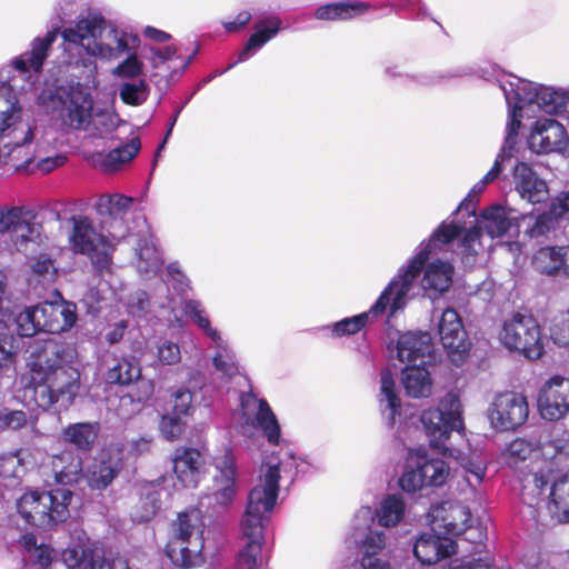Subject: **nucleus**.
<instances>
[{"mask_svg":"<svg viewBox=\"0 0 569 569\" xmlns=\"http://www.w3.org/2000/svg\"><path fill=\"white\" fill-rule=\"evenodd\" d=\"M569 455V440L516 438L507 449L508 463L521 472V498L530 507L546 508L557 522H569V472L560 466Z\"/></svg>","mask_w":569,"mask_h":569,"instance_id":"1","label":"nucleus"},{"mask_svg":"<svg viewBox=\"0 0 569 569\" xmlns=\"http://www.w3.org/2000/svg\"><path fill=\"white\" fill-rule=\"evenodd\" d=\"M463 229L465 227L453 222L443 221L428 240L419 244L416 254L408 263L399 269L398 274L372 305V312L382 315L389 309L392 316L402 310L413 282L421 272L420 283L425 291L437 295L447 291L452 284L455 269L451 262L439 259L437 256L447 251Z\"/></svg>","mask_w":569,"mask_h":569,"instance_id":"2","label":"nucleus"},{"mask_svg":"<svg viewBox=\"0 0 569 569\" xmlns=\"http://www.w3.org/2000/svg\"><path fill=\"white\" fill-rule=\"evenodd\" d=\"M61 37L67 52L83 51L88 56L70 63L84 67L93 82L98 66L92 58L111 62L127 56L111 71L112 76L121 79L137 78L143 71V63L137 53L139 38L101 14H89L78 20L73 26L64 28Z\"/></svg>","mask_w":569,"mask_h":569,"instance_id":"3","label":"nucleus"},{"mask_svg":"<svg viewBox=\"0 0 569 569\" xmlns=\"http://www.w3.org/2000/svg\"><path fill=\"white\" fill-rule=\"evenodd\" d=\"M295 476L296 463L291 453L264 456L240 521L241 545L236 569L261 568L264 526L276 506L280 483L292 482Z\"/></svg>","mask_w":569,"mask_h":569,"instance_id":"4","label":"nucleus"},{"mask_svg":"<svg viewBox=\"0 0 569 569\" xmlns=\"http://www.w3.org/2000/svg\"><path fill=\"white\" fill-rule=\"evenodd\" d=\"M22 112L17 97L0 111V164L19 168L37 161L46 173L64 164L63 154H50L63 143L60 130L51 123L22 121Z\"/></svg>","mask_w":569,"mask_h":569,"instance_id":"5","label":"nucleus"},{"mask_svg":"<svg viewBox=\"0 0 569 569\" xmlns=\"http://www.w3.org/2000/svg\"><path fill=\"white\" fill-rule=\"evenodd\" d=\"M28 353V389L32 391L36 405L42 409L53 405L69 408L80 389V373L73 367L76 350L48 339L33 341Z\"/></svg>","mask_w":569,"mask_h":569,"instance_id":"6","label":"nucleus"},{"mask_svg":"<svg viewBox=\"0 0 569 569\" xmlns=\"http://www.w3.org/2000/svg\"><path fill=\"white\" fill-rule=\"evenodd\" d=\"M72 228L68 241L72 252L87 256L93 269L108 283L114 295L123 288V282L117 276V268L112 254L117 242L126 237L124 231H117L113 226L109 229V237L97 231L87 217H72Z\"/></svg>","mask_w":569,"mask_h":569,"instance_id":"7","label":"nucleus"},{"mask_svg":"<svg viewBox=\"0 0 569 569\" xmlns=\"http://www.w3.org/2000/svg\"><path fill=\"white\" fill-rule=\"evenodd\" d=\"M508 106V122L516 120L517 133L521 127L522 110L536 104L546 113H561L569 102L568 91L562 88L547 87L510 74L497 79Z\"/></svg>","mask_w":569,"mask_h":569,"instance_id":"8","label":"nucleus"},{"mask_svg":"<svg viewBox=\"0 0 569 569\" xmlns=\"http://www.w3.org/2000/svg\"><path fill=\"white\" fill-rule=\"evenodd\" d=\"M471 218V227L469 229L467 228V222L461 224L452 221L458 226L465 227L460 233V236L462 234V238L459 242V253L461 254L462 262L467 267H471L476 262V257L481 248V230H485L492 239L511 234L512 229H517V232L519 233L516 211L501 204H493L486 209L480 217L475 216Z\"/></svg>","mask_w":569,"mask_h":569,"instance_id":"9","label":"nucleus"},{"mask_svg":"<svg viewBox=\"0 0 569 569\" xmlns=\"http://www.w3.org/2000/svg\"><path fill=\"white\" fill-rule=\"evenodd\" d=\"M77 321V307L63 299L44 301L13 312L11 328L21 337H32L39 331L60 333L71 329Z\"/></svg>","mask_w":569,"mask_h":569,"instance_id":"10","label":"nucleus"},{"mask_svg":"<svg viewBox=\"0 0 569 569\" xmlns=\"http://www.w3.org/2000/svg\"><path fill=\"white\" fill-rule=\"evenodd\" d=\"M203 517L200 510L180 512L172 523L171 538L166 552L181 568H193L203 563Z\"/></svg>","mask_w":569,"mask_h":569,"instance_id":"11","label":"nucleus"},{"mask_svg":"<svg viewBox=\"0 0 569 569\" xmlns=\"http://www.w3.org/2000/svg\"><path fill=\"white\" fill-rule=\"evenodd\" d=\"M72 496L64 487L50 491L30 490L18 499L17 510L27 525L50 528L69 518Z\"/></svg>","mask_w":569,"mask_h":569,"instance_id":"12","label":"nucleus"},{"mask_svg":"<svg viewBox=\"0 0 569 569\" xmlns=\"http://www.w3.org/2000/svg\"><path fill=\"white\" fill-rule=\"evenodd\" d=\"M450 476L449 465L441 458L429 456L423 449L409 450L399 487L408 493L423 488L441 487Z\"/></svg>","mask_w":569,"mask_h":569,"instance_id":"13","label":"nucleus"},{"mask_svg":"<svg viewBox=\"0 0 569 569\" xmlns=\"http://www.w3.org/2000/svg\"><path fill=\"white\" fill-rule=\"evenodd\" d=\"M462 413L461 401L452 392L443 396L437 407L429 408L421 413L420 419L432 448L443 450L445 442L453 431H463Z\"/></svg>","mask_w":569,"mask_h":569,"instance_id":"14","label":"nucleus"},{"mask_svg":"<svg viewBox=\"0 0 569 569\" xmlns=\"http://www.w3.org/2000/svg\"><path fill=\"white\" fill-rule=\"evenodd\" d=\"M240 411L243 423L249 427L259 428L262 435L271 446L280 447L279 451H266L262 455V460L267 455H283L291 453L297 465L296 456L288 449H284V439L281 437V427L279 421L270 408L269 403L261 398H258L252 392H242L240 395Z\"/></svg>","mask_w":569,"mask_h":569,"instance_id":"15","label":"nucleus"},{"mask_svg":"<svg viewBox=\"0 0 569 569\" xmlns=\"http://www.w3.org/2000/svg\"><path fill=\"white\" fill-rule=\"evenodd\" d=\"M499 339L506 348L529 359H539L545 351L540 326L531 316L516 313L505 320Z\"/></svg>","mask_w":569,"mask_h":569,"instance_id":"16","label":"nucleus"},{"mask_svg":"<svg viewBox=\"0 0 569 569\" xmlns=\"http://www.w3.org/2000/svg\"><path fill=\"white\" fill-rule=\"evenodd\" d=\"M61 104L59 116L61 123L70 130L90 129L94 110V98L90 88L77 82L62 88L58 93Z\"/></svg>","mask_w":569,"mask_h":569,"instance_id":"17","label":"nucleus"},{"mask_svg":"<svg viewBox=\"0 0 569 569\" xmlns=\"http://www.w3.org/2000/svg\"><path fill=\"white\" fill-rule=\"evenodd\" d=\"M216 473L212 485L201 497L200 505L213 510H227L236 499L238 492L237 469L234 457L227 450L222 457L214 461Z\"/></svg>","mask_w":569,"mask_h":569,"instance_id":"18","label":"nucleus"},{"mask_svg":"<svg viewBox=\"0 0 569 569\" xmlns=\"http://www.w3.org/2000/svg\"><path fill=\"white\" fill-rule=\"evenodd\" d=\"M529 416L527 398L513 391L495 396L487 410V417L496 431H510L522 426Z\"/></svg>","mask_w":569,"mask_h":569,"instance_id":"19","label":"nucleus"},{"mask_svg":"<svg viewBox=\"0 0 569 569\" xmlns=\"http://www.w3.org/2000/svg\"><path fill=\"white\" fill-rule=\"evenodd\" d=\"M57 39V30L47 32L43 37L33 39L30 50L19 54L11 60V67L19 72L20 77L27 82L21 90L29 91L39 81L48 51Z\"/></svg>","mask_w":569,"mask_h":569,"instance_id":"20","label":"nucleus"},{"mask_svg":"<svg viewBox=\"0 0 569 569\" xmlns=\"http://www.w3.org/2000/svg\"><path fill=\"white\" fill-rule=\"evenodd\" d=\"M538 411L543 420L559 421L569 416V378L553 376L539 389Z\"/></svg>","mask_w":569,"mask_h":569,"instance_id":"21","label":"nucleus"},{"mask_svg":"<svg viewBox=\"0 0 569 569\" xmlns=\"http://www.w3.org/2000/svg\"><path fill=\"white\" fill-rule=\"evenodd\" d=\"M437 327L450 361L455 366H460L469 352L470 343L459 313L452 308H447L439 317Z\"/></svg>","mask_w":569,"mask_h":569,"instance_id":"22","label":"nucleus"},{"mask_svg":"<svg viewBox=\"0 0 569 569\" xmlns=\"http://www.w3.org/2000/svg\"><path fill=\"white\" fill-rule=\"evenodd\" d=\"M528 146L536 153H563L569 147V137L559 121L540 118L530 130Z\"/></svg>","mask_w":569,"mask_h":569,"instance_id":"23","label":"nucleus"},{"mask_svg":"<svg viewBox=\"0 0 569 569\" xmlns=\"http://www.w3.org/2000/svg\"><path fill=\"white\" fill-rule=\"evenodd\" d=\"M431 530L446 537L460 536L471 518L469 508L458 501H445L431 511Z\"/></svg>","mask_w":569,"mask_h":569,"instance_id":"24","label":"nucleus"},{"mask_svg":"<svg viewBox=\"0 0 569 569\" xmlns=\"http://www.w3.org/2000/svg\"><path fill=\"white\" fill-rule=\"evenodd\" d=\"M456 552V542L449 537H442L439 531L425 532L413 543L416 559L426 566L436 565Z\"/></svg>","mask_w":569,"mask_h":569,"instance_id":"25","label":"nucleus"},{"mask_svg":"<svg viewBox=\"0 0 569 569\" xmlns=\"http://www.w3.org/2000/svg\"><path fill=\"white\" fill-rule=\"evenodd\" d=\"M397 356L408 365H431L433 360V343L428 332H406L397 343Z\"/></svg>","mask_w":569,"mask_h":569,"instance_id":"26","label":"nucleus"},{"mask_svg":"<svg viewBox=\"0 0 569 569\" xmlns=\"http://www.w3.org/2000/svg\"><path fill=\"white\" fill-rule=\"evenodd\" d=\"M204 458L192 448H177L172 457V467L177 480L183 488H196L204 475Z\"/></svg>","mask_w":569,"mask_h":569,"instance_id":"27","label":"nucleus"},{"mask_svg":"<svg viewBox=\"0 0 569 569\" xmlns=\"http://www.w3.org/2000/svg\"><path fill=\"white\" fill-rule=\"evenodd\" d=\"M152 69V77L164 79L166 84L178 79L186 70L189 60H184L177 54L173 46L164 48H150V56L147 57Z\"/></svg>","mask_w":569,"mask_h":569,"instance_id":"28","label":"nucleus"},{"mask_svg":"<svg viewBox=\"0 0 569 569\" xmlns=\"http://www.w3.org/2000/svg\"><path fill=\"white\" fill-rule=\"evenodd\" d=\"M513 183L521 199L540 203L548 198L547 182L526 162H518L513 168Z\"/></svg>","mask_w":569,"mask_h":569,"instance_id":"29","label":"nucleus"},{"mask_svg":"<svg viewBox=\"0 0 569 569\" xmlns=\"http://www.w3.org/2000/svg\"><path fill=\"white\" fill-rule=\"evenodd\" d=\"M281 28L282 21L277 16H269L259 20L254 26V32L239 53L238 60L231 63L227 70L233 68L238 62L248 60L256 51L273 39Z\"/></svg>","mask_w":569,"mask_h":569,"instance_id":"30","label":"nucleus"},{"mask_svg":"<svg viewBox=\"0 0 569 569\" xmlns=\"http://www.w3.org/2000/svg\"><path fill=\"white\" fill-rule=\"evenodd\" d=\"M379 407L386 426L395 427L400 417L401 401L389 370H383L380 376Z\"/></svg>","mask_w":569,"mask_h":569,"instance_id":"31","label":"nucleus"},{"mask_svg":"<svg viewBox=\"0 0 569 569\" xmlns=\"http://www.w3.org/2000/svg\"><path fill=\"white\" fill-rule=\"evenodd\" d=\"M141 142L138 137L132 138L128 143L114 148L107 153H96L91 158L94 167L104 172H114L123 163L131 161L140 151Z\"/></svg>","mask_w":569,"mask_h":569,"instance_id":"32","label":"nucleus"},{"mask_svg":"<svg viewBox=\"0 0 569 569\" xmlns=\"http://www.w3.org/2000/svg\"><path fill=\"white\" fill-rule=\"evenodd\" d=\"M136 251V269L139 276L144 280L158 277L163 267V258L154 241L141 240Z\"/></svg>","mask_w":569,"mask_h":569,"instance_id":"33","label":"nucleus"},{"mask_svg":"<svg viewBox=\"0 0 569 569\" xmlns=\"http://www.w3.org/2000/svg\"><path fill=\"white\" fill-rule=\"evenodd\" d=\"M429 365H408L401 373V381L411 398H427L432 393V379Z\"/></svg>","mask_w":569,"mask_h":569,"instance_id":"34","label":"nucleus"},{"mask_svg":"<svg viewBox=\"0 0 569 569\" xmlns=\"http://www.w3.org/2000/svg\"><path fill=\"white\" fill-rule=\"evenodd\" d=\"M120 469V458L103 457L100 460H96L83 476L92 490H104L118 476Z\"/></svg>","mask_w":569,"mask_h":569,"instance_id":"35","label":"nucleus"},{"mask_svg":"<svg viewBox=\"0 0 569 569\" xmlns=\"http://www.w3.org/2000/svg\"><path fill=\"white\" fill-rule=\"evenodd\" d=\"M58 274L57 263L49 253H39L30 259L28 282L34 289L52 286Z\"/></svg>","mask_w":569,"mask_h":569,"instance_id":"36","label":"nucleus"},{"mask_svg":"<svg viewBox=\"0 0 569 569\" xmlns=\"http://www.w3.org/2000/svg\"><path fill=\"white\" fill-rule=\"evenodd\" d=\"M369 11V4L362 1H340L319 7L315 17L319 20H348Z\"/></svg>","mask_w":569,"mask_h":569,"instance_id":"37","label":"nucleus"},{"mask_svg":"<svg viewBox=\"0 0 569 569\" xmlns=\"http://www.w3.org/2000/svg\"><path fill=\"white\" fill-rule=\"evenodd\" d=\"M210 341V347L216 349V353L212 357V366L228 381L239 372L236 353L222 335L219 336V340Z\"/></svg>","mask_w":569,"mask_h":569,"instance_id":"38","label":"nucleus"},{"mask_svg":"<svg viewBox=\"0 0 569 569\" xmlns=\"http://www.w3.org/2000/svg\"><path fill=\"white\" fill-rule=\"evenodd\" d=\"M406 508V501L400 495H388L380 501L375 516L381 527L392 528L402 521Z\"/></svg>","mask_w":569,"mask_h":569,"instance_id":"39","label":"nucleus"},{"mask_svg":"<svg viewBox=\"0 0 569 569\" xmlns=\"http://www.w3.org/2000/svg\"><path fill=\"white\" fill-rule=\"evenodd\" d=\"M100 431L98 422H78L63 429L62 437L66 442L73 445L78 450L89 451Z\"/></svg>","mask_w":569,"mask_h":569,"instance_id":"40","label":"nucleus"},{"mask_svg":"<svg viewBox=\"0 0 569 569\" xmlns=\"http://www.w3.org/2000/svg\"><path fill=\"white\" fill-rule=\"evenodd\" d=\"M141 377L139 362L130 357L116 359L106 372V381L111 385L127 386Z\"/></svg>","mask_w":569,"mask_h":569,"instance_id":"41","label":"nucleus"},{"mask_svg":"<svg viewBox=\"0 0 569 569\" xmlns=\"http://www.w3.org/2000/svg\"><path fill=\"white\" fill-rule=\"evenodd\" d=\"M126 121L120 119L119 114L112 107H106L93 110L90 122V129L86 130L97 137L111 136L119 127L124 126Z\"/></svg>","mask_w":569,"mask_h":569,"instance_id":"42","label":"nucleus"},{"mask_svg":"<svg viewBox=\"0 0 569 569\" xmlns=\"http://www.w3.org/2000/svg\"><path fill=\"white\" fill-rule=\"evenodd\" d=\"M553 218L549 212L540 214H522L518 218V226L522 228L523 239L539 240L553 229Z\"/></svg>","mask_w":569,"mask_h":569,"instance_id":"43","label":"nucleus"},{"mask_svg":"<svg viewBox=\"0 0 569 569\" xmlns=\"http://www.w3.org/2000/svg\"><path fill=\"white\" fill-rule=\"evenodd\" d=\"M182 310L208 339L219 340L221 332L212 326L209 315L201 301L194 299L183 300Z\"/></svg>","mask_w":569,"mask_h":569,"instance_id":"44","label":"nucleus"},{"mask_svg":"<svg viewBox=\"0 0 569 569\" xmlns=\"http://www.w3.org/2000/svg\"><path fill=\"white\" fill-rule=\"evenodd\" d=\"M56 480L62 485L78 481L82 472V460L73 452H63L53 460Z\"/></svg>","mask_w":569,"mask_h":569,"instance_id":"45","label":"nucleus"},{"mask_svg":"<svg viewBox=\"0 0 569 569\" xmlns=\"http://www.w3.org/2000/svg\"><path fill=\"white\" fill-rule=\"evenodd\" d=\"M517 140V122L512 120L511 122H507L506 127V139L503 146L496 158V161L492 168L486 173V176L480 180L485 186H488L490 182L496 180L502 170V164L506 160H509L512 157V150L516 146Z\"/></svg>","mask_w":569,"mask_h":569,"instance_id":"46","label":"nucleus"},{"mask_svg":"<svg viewBox=\"0 0 569 569\" xmlns=\"http://www.w3.org/2000/svg\"><path fill=\"white\" fill-rule=\"evenodd\" d=\"M12 241L16 249L20 252H28L30 244H40L42 242L41 227L29 220L28 212H26L18 228L14 229Z\"/></svg>","mask_w":569,"mask_h":569,"instance_id":"47","label":"nucleus"},{"mask_svg":"<svg viewBox=\"0 0 569 569\" xmlns=\"http://www.w3.org/2000/svg\"><path fill=\"white\" fill-rule=\"evenodd\" d=\"M562 247H543L533 256L532 263L540 273L552 276L561 271Z\"/></svg>","mask_w":569,"mask_h":569,"instance_id":"48","label":"nucleus"},{"mask_svg":"<svg viewBox=\"0 0 569 569\" xmlns=\"http://www.w3.org/2000/svg\"><path fill=\"white\" fill-rule=\"evenodd\" d=\"M132 204V198L122 194H102L97 202V210L100 214L110 216L114 223H120L122 216Z\"/></svg>","mask_w":569,"mask_h":569,"instance_id":"49","label":"nucleus"},{"mask_svg":"<svg viewBox=\"0 0 569 569\" xmlns=\"http://www.w3.org/2000/svg\"><path fill=\"white\" fill-rule=\"evenodd\" d=\"M96 552L82 546L69 547L62 552L68 569H96Z\"/></svg>","mask_w":569,"mask_h":569,"instance_id":"50","label":"nucleus"},{"mask_svg":"<svg viewBox=\"0 0 569 569\" xmlns=\"http://www.w3.org/2000/svg\"><path fill=\"white\" fill-rule=\"evenodd\" d=\"M149 86L142 80H132L122 82L119 86V97L121 101L129 106H141L149 97Z\"/></svg>","mask_w":569,"mask_h":569,"instance_id":"51","label":"nucleus"},{"mask_svg":"<svg viewBox=\"0 0 569 569\" xmlns=\"http://www.w3.org/2000/svg\"><path fill=\"white\" fill-rule=\"evenodd\" d=\"M377 317L378 315L372 312V307L369 311L362 312L360 315L345 318L340 321H337L329 326L328 328L331 330V335L333 337H343L350 336L359 332L369 321L370 316Z\"/></svg>","mask_w":569,"mask_h":569,"instance_id":"52","label":"nucleus"},{"mask_svg":"<svg viewBox=\"0 0 569 569\" xmlns=\"http://www.w3.org/2000/svg\"><path fill=\"white\" fill-rule=\"evenodd\" d=\"M36 421L32 416L23 410H12L9 408L0 409V431L20 430L27 426H34Z\"/></svg>","mask_w":569,"mask_h":569,"instance_id":"53","label":"nucleus"},{"mask_svg":"<svg viewBox=\"0 0 569 569\" xmlns=\"http://www.w3.org/2000/svg\"><path fill=\"white\" fill-rule=\"evenodd\" d=\"M387 535L381 530H370L360 542V558H379L387 547Z\"/></svg>","mask_w":569,"mask_h":569,"instance_id":"54","label":"nucleus"},{"mask_svg":"<svg viewBox=\"0 0 569 569\" xmlns=\"http://www.w3.org/2000/svg\"><path fill=\"white\" fill-rule=\"evenodd\" d=\"M153 382L151 380H144V379H141L138 383V391H137V395L133 396V395H126V396H122L120 398V406L121 407H124L127 405H134V410H138L139 409V405L147 401L153 393ZM130 412L128 411H123L122 408H120V411H119V416L121 417H126L128 416Z\"/></svg>","mask_w":569,"mask_h":569,"instance_id":"55","label":"nucleus"},{"mask_svg":"<svg viewBox=\"0 0 569 569\" xmlns=\"http://www.w3.org/2000/svg\"><path fill=\"white\" fill-rule=\"evenodd\" d=\"M146 497L141 501V510L137 509L133 513V519L139 522L149 521L160 508V497L153 490V486L147 488Z\"/></svg>","mask_w":569,"mask_h":569,"instance_id":"56","label":"nucleus"},{"mask_svg":"<svg viewBox=\"0 0 569 569\" xmlns=\"http://www.w3.org/2000/svg\"><path fill=\"white\" fill-rule=\"evenodd\" d=\"M26 212L27 211L21 207L0 208V233H13Z\"/></svg>","mask_w":569,"mask_h":569,"instance_id":"57","label":"nucleus"},{"mask_svg":"<svg viewBox=\"0 0 569 569\" xmlns=\"http://www.w3.org/2000/svg\"><path fill=\"white\" fill-rule=\"evenodd\" d=\"M13 337L0 333V370L13 366L17 361L18 349L13 346Z\"/></svg>","mask_w":569,"mask_h":569,"instance_id":"58","label":"nucleus"},{"mask_svg":"<svg viewBox=\"0 0 569 569\" xmlns=\"http://www.w3.org/2000/svg\"><path fill=\"white\" fill-rule=\"evenodd\" d=\"M486 187L487 186H485L480 180L476 182L467 197L459 204L456 214H463L466 212L469 217H475L478 198Z\"/></svg>","mask_w":569,"mask_h":569,"instance_id":"59","label":"nucleus"},{"mask_svg":"<svg viewBox=\"0 0 569 569\" xmlns=\"http://www.w3.org/2000/svg\"><path fill=\"white\" fill-rule=\"evenodd\" d=\"M550 337L558 346H569V315L553 320L550 327Z\"/></svg>","mask_w":569,"mask_h":569,"instance_id":"60","label":"nucleus"},{"mask_svg":"<svg viewBox=\"0 0 569 569\" xmlns=\"http://www.w3.org/2000/svg\"><path fill=\"white\" fill-rule=\"evenodd\" d=\"M150 299L147 292L137 291L127 303L128 312L133 317H144L150 312Z\"/></svg>","mask_w":569,"mask_h":569,"instance_id":"61","label":"nucleus"},{"mask_svg":"<svg viewBox=\"0 0 569 569\" xmlns=\"http://www.w3.org/2000/svg\"><path fill=\"white\" fill-rule=\"evenodd\" d=\"M461 466L473 477L475 483H480L486 475V461L481 458L480 455H472L471 457L463 458L461 460Z\"/></svg>","mask_w":569,"mask_h":569,"instance_id":"62","label":"nucleus"},{"mask_svg":"<svg viewBox=\"0 0 569 569\" xmlns=\"http://www.w3.org/2000/svg\"><path fill=\"white\" fill-rule=\"evenodd\" d=\"M159 428L166 439L174 440L182 433L183 423L180 416L166 415L161 418Z\"/></svg>","mask_w":569,"mask_h":569,"instance_id":"63","label":"nucleus"},{"mask_svg":"<svg viewBox=\"0 0 569 569\" xmlns=\"http://www.w3.org/2000/svg\"><path fill=\"white\" fill-rule=\"evenodd\" d=\"M158 358L164 365H177L181 360L180 347L172 341L164 340L158 346Z\"/></svg>","mask_w":569,"mask_h":569,"instance_id":"64","label":"nucleus"}]
</instances>
